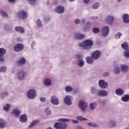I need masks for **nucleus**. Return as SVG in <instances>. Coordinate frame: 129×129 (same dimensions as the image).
Instances as JSON below:
<instances>
[{
	"instance_id": "obj_48",
	"label": "nucleus",
	"mask_w": 129,
	"mask_h": 129,
	"mask_svg": "<svg viewBox=\"0 0 129 129\" xmlns=\"http://www.w3.org/2000/svg\"><path fill=\"white\" fill-rule=\"evenodd\" d=\"M91 92L92 94H95V92H96V89H95V88H92L91 90Z\"/></svg>"
},
{
	"instance_id": "obj_46",
	"label": "nucleus",
	"mask_w": 129,
	"mask_h": 129,
	"mask_svg": "<svg viewBox=\"0 0 129 129\" xmlns=\"http://www.w3.org/2000/svg\"><path fill=\"white\" fill-rule=\"evenodd\" d=\"M7 68L6 67H1L0 68V72H6Z\"/></svg>"
},
{
	"instance_id": "obj_53",
	"label": "nucleus",
	"mask_w": 129,
	"mask_h": 129,
	"mask_svg": "<svg viewBox=\"0 0 129 129\" xmlns=\"http://www.w3.org/2000/svg\"><path fill=\"white\" fill-rule=\"evenodd\" d=\"M72 122H73V123H78V122H79V121L77 120H73Z\"/></svg>"
},
{
	"instance_id": "obj_12",
	"label": "nucleus",
	"mask_w": 129,
	"mask_h": 129,
	"mask_svg": "<svg viewBox=\"0 0 129 129\" xmlns=\"http://www.w3.org/2000/svg\"><path fill=\"white\" fill-rule=\"evenodd\" d=\"M107 94H108L107 92L103 90H100L97 93V95H98V96H102V97H104V96H106Z\"/></svg>"
},
{
	"instance_id": "obj_31",
	"label": "nucleus",
	"mask_w": 129,
	"mask_h": 129,
	"mask_svg": "<svg viewBox=\"0 0 129 129\" xmlns=\"http://www.w3.org/2000/svg\"><path fill=\"white\" fill-rule=\"evenodd\" d=\"M0 14L4 17V18H7L8 17V14L6 12H4L3 10H0Z\"/></svg>"
},
{
	"instance_id": "obj_43",
	"label": "nucleus",
	"mask_w": 129,
	"mask_h": 129,
	"mask_svg": "<svg viewBox=\"0 0 129 129\" xmlns=\"http://www.w3.org/2000/svg\"><path fill=\"white\" fill-rule=\"evenodd\" d=\"M28 2L30 5H34V4H36L37 0H28Z\"/></svg>"
},
{
	"instance_id": "obj_9",
	"label": "nucleus",
	"mask_w": 129,
	"mask_h": 129,
	"mask_svg": "<svg viewBox=\"0 0 129 129\" xmlns=\"http://www.w3.org/2000/svg\"><path fill=\"white\" fill-rule=\"evenodd\" d=\"M14 49L16 52H21L24 50V45L22 44H17L14 47Z\"/></svg>"
},
{
	"instance_id": "obj_5",
	"label": "nucleus",
	"mask_w": 129,
	"mask_h": 129,
	"mask_svg": "<svg viewBox=\"0 0 129 129\" xmlns=\"http://www.w3.org/2000/svg\"><path fill=\"white\" fill-rule=\"evenodd\" d=\"M78 106L83 111H85V109L87 107V103L83 100H81L79 102Z\"/></svg>"
},
{
	"instance_id": "obj_3",
	"label": "nucleus",
	"mask_w": 129,
	"mask_h": 129,
	"mask_svg": "<svg viewBox=\"0 0 129 129\" xmlns=\"http://www.w3.org/2000/svg\"><path fill=\"white\" fill-rule=\"evenodd\" d=\"M91 56L95 60H97L101 56V51L99 50H95L92 52Z\"/></svg>"
},
{
	"instance_id": "obj_2",
	"label": "nucleus",
	"mask_w": 129,
	"mask_h": 129,
	"mask_svg": "<svg viewBox=\"0 0 129 129\" xmlns=\"http://www.w3.org/2000/svg\"><path fill=\"white\" fill-rule=\"evenodd\" d=\"M27 97L30 99H33L37 96V92L34 89L30 90L27 93Z\"/></svg>"
},
{
	"instance_id": "obj_39",
	"label": "nucleus",
	"mask_w": 129,
	"mask_h": 129,
	"mask_svg": "<svg viewBox=\"0 0 129 129\" xmlns=\"http://www.w3.org/2000/svg\"><path fill=\"white\" fill-rule=\"evenodd\" d=\"M124 54L126 58H129V49L128 50H125L124 52Z\"/></svg>"
},
{
	"instance_id": "obj_24",
	"label": "nucleus",
	"mask_w": 129,
	"mask_h": 129,
	"mask_svg": "<svg viewBox=\"0 0 129 129\" xmlns=\"http://www.w3.org/2000/svg\"><path fill=\"white\" fill-rule=\"evenodd\" d=\"M84 37H85L84 35H82L80 33H78L75 35V38L78 39L79 40H82V39H84Z\"/></svg>"
},
{
	"instance_id": "obj_36",
	"label": "nucleus",
	"mask_w": 129,
	"mask_h": 129,
	"mask_svg": "<svg viewBox=\"0 0 129 129\" xmlns=\"http://www.w3.org/2000/svg\"><path fill=\"white\" fill-rule=\"evenodd\" d=\"M100 31V30L98 28H94L93 29V32L95 34H97V33H99Z\"/></svg>"
},
{
	"instance_id": "obj_22",
	"label": "nucleus",
	"mask_w": 129,
	"mask_h": 129,
	"mask_svg": "<svg viewBox=\"0 0 129 129\" xmlns=\"http://www.w3.org/2000/svg\"><path fill=\"white\" fill-rule=\"evenodd\" d=\"M93 57H92V56H88L86 58V60L87 61V62L88 64H92L93 63Z\"/></svg>"
},
{
	"instance_id": "obj_52",
	"label": "nucleus",
	"mask_w": 129,
	"mask_h": 129,
	"mask_svg": "<svg viewBox=\"0 0 129 129\" xmlns=\"http://www.w3.org/2000/svg\"><path fill=\"white\" fill-rule=\"evenodd\" d=\"M108 75H109V74L107 72H106L103 74L104 77H107V76H108Z\"/></svg>"
},
{
	"instance_id": "obj_47",
	"label": "nucleus",
	"mask_w": 129,
	"mask_h": 129,
	"mask_svg": "<svg viewBox=\"0 0 129 129\" xmlns=\"http://www.w3.org/2000/svg\"><path fill=\"white\" fill-rule=\"evenodd\" d=\"M36 24L38 27H42V22L40 21V20H37Z\"/></svg>"
},
{
	"instance_id": "obj_60",
	"label": "nucleus",
	"mask_w": 129,
	"mask_h": 129,
	"mask_svg": "<svg viewBox=\"0 0 129 129\" xmlns=\"http://www.w3.org/2000/svg\"><path fill=\"white\" fill-rule=\"evenodd\" d=\"M77 129H82V128H81V127H80V126H78L77 127Z\"/></svg>"
},
{
	"instance_id": "obj_25",
	"label": "nucleus",
	"mask_w": 129,
	"mask_h": 129,
	"mask_svg": "<svg viewBox=\"0 0 129 129\" xmlns=\"http://www.w3.org/2000/svg\"><path fill=\"white\" fill-rule=\"evenodd\" d=\"M128 69V67L126 65L122 64L121 66V70L123 72H126Z\"/></svg>"
},
{
	"instance_id": "obj_4",
	"label": "nucleus",
	"mask_w": 129,
	"mask_h": 129,
	"mask_svg": "<svg viewBox=\"0 0 129 129\" xmlns=\"http://www.w3.org/2000/svg\"><path fill=\"white\" fill-rule=\"evenodd\" d=\"M17 16L20 19H22V20H24L26 19L27 17H28V13L24 10H21L19 12V13H17Z\"/></svg>"
},
{
	"instance_id": "obj_18",
	"label": "nucleus",
	"mask_w": 129,
	"mask_h": 129,
	"mask_svg": "<svg viewBox=\"0 0 129 129\" xmlns=\"http://www.w3.org/2000/svg\"><path fill=\"white\" fill-rule=\"evenodd\" d=\"M121 47L125 51H127L129 50V46L128 43L127 42H124L123 44H121Z\"/></svg>"
},
{
	"instance_id": "obj_41",
	"label": "nucleus",
	"mask_w": 129,
	"mask_h": 129,
	"mask_svg": "<svg viewBox=\"0 0 129 129\" xmlns=\"http://www.w3.org/2000/svg\"><path fill=\"white\" fill-rule=\"evenodd\" d=\"M77 119H78V120H87V119L84 117H83L82 116H77Z\"/></svg>"
},
{
	"instance_id": "obj_56",
	"label": "nucleus",
	"mask_w": 129,
	"mask_h": 129,
	"mask_svg": "<svg viewBox=\"0 0 129 129\" xmlns=\"http://www.w3.org/2000/svg\"><path fill=\"white\" fill-rule=\"evenodd\" d=\"M77 58H78V59H81V55H80L79 54H77Z\"/></svg>"
},
{
	"instance_id": "obj_11",
	"label": "nucleus",
	"mask_w": 129,
	"mask_h": 129,
	"mask_svg": "<svg viewBox=\"0 0 129 129\" xmlns=\"http://www.w3.org/2000/svg\"><path fill=\"white\" fill-rule=\"evenodd\" d=\"M51 102L52 104L57 105V104L59 103L58 98L55 96H52L51 98Z\"/></svg>"
},
{
	"instance_id": "obj_51",
	"label": "nucleus",
	"mask_w": 129,
	"mask_h": 129,
	"mask_svg": "<svg viewBox=\"0 0 129 129\" xmlns=\"http://www.w3.org/2000/svg\"><path fill=\"white\" fill-rule=\"evenodd\" d=\"M40 100L42 102H45V101H46V99L45 98L42 97V98H40Z\"/></svg>"
},
{
	"instance_id": "obj_45",
	"label": "nucleus",
	"mask_w": 129,
	"mask_h": 129,
	"mask_svg": "<svg viewBox=\"0 0 129 129\" xmlns=\"http://www.w3.org/2000/svg\"><path fill=\"white\" fill-rule=\"evenodd\" d=\"M99 7V4L98 3H96L93 5V9H98Z\"/></svg>"
},
{
	"instance_id": "obj_33",
	"label": "nucleus",
	"mask_w": 129,
	"mask_h": 129,
	"mask_svg": "<svg viewBox=\"0 0 129 129\" xmlns=\"http://www.w3.org/2000/svg\"><path fill=\"white\" fill-rule=\"evenodd\" d=\"M65 90L67 92H70L73 90V89L70 86H67L65 88Z\"/></svg>"
},
{
	"instance_id": "obj_50",
	"label": "nucleus",
	"mask_w": 129,
	"mask_h": 129,
	"mask_svg": "<svg viewBox=\"0 0 129 129\" xmlns=\"http://www.w3.org/2000/svg\"><path fill=\"white\" fill-rule=\"evenodd\" d=\"M75 24H76L77 25H78V24H80V20L79 19H76L75 21Z\"/></svg>"
},
{
	"instance_id": "obj_37",
	"label": "nucleus",
	"mask_w": 129,
	"mask_h": 129,
	"mask_svg": "<svg viewBox=\"0 0 129 129\" xmlns=\"http://www.w3.org/2000/svg\"><path fill=\"white\" fill-rule=\"evenodd\" d=\"M45 112L46 113V115H50L51 114V111L49 110L48 108H47L45 109Z\"/></svg>"
},
{
	"instance_id": "obj_40",
	"label": "nucleus",
	"mask_w": 129,
	"mask_h": 129,
	"mask_svg": "<svg viewBox=\"0 0 129 129\" xmlns=\"http://www.w3.org/2000/svg\"><path fill=\"white\" fill-rule=\"evenodd\" d=\"M44 84L45 86H50L52 84V83L51 81H45Z\"/></svg>"
},
{
	"instance_id": "obj_34",
	"label": "nucleus",
	"mask_w": 129,
	"mask_h": 129,
	"mask_svg": "<svg viewBox=\"0 0 129 129\" xmlns=\"http://www.w3.org/2000/svg\"><path fill=\"white\" fill-rule=\"evenodd\" d=\"M87 125L89 126H92L93 127H97V126H98V125H97V124L94 123H88Z\"/></svg>"
},
{
	"instance_id": "obj_19",
	"label": "nucleus",
	"mask_w": 129,
	"mask_h": 129,
	"mask_svg": "<svg viewBox=\"0 0 129 129\" xmlns=\"http://www.w3.org/2000/svg\"><path fill=\"white\" fill-rule=\"evenodd\" d=\"M115 93L117 95H118L119 96H121V95H122L124 93V92L122 89H117L115 91Z\"/></svg>"
},
{
	"instance_id": "obj_21",
	"label": "nucleus",
	"mask_w": 129,
	"mask_h": 129,
	"mask_svg": "<svg viewBox=\"0 0 129 129\" xmlns=\"http://www.w3.org/2000/svg\"><path fill=\"white\" fill-rule=\"evenodd\" d=\"M17 63L18 65H23L26 63V58L24 57H21L19 59V60L17 61Z\"/></svg>"
},
{
	"instance_id": "obj_63",
	"label": "nucleus",
	"mask_w": 129,
	"mask_h": 129,
	"mask_svg": "<svg viewBox=\"0 0 129 129\" xmlns=\"http://www.w3.org/2000/svg\"><path fill=\"white\" fill-rule=\"evenodd\" d=\"M4 94L5 95H8V93H5Z\"/></svg>"
},
{
	"instance_id": "obj_7",
	"label": "nucleus",
	"mask_w": 129,
	"mask_h": 129,
	"mask_svg": "<svg viewBox=\"0 0 129 129\" xmlns=\"http://www.w3.org/2000/svg\"><path fill=\"white\" fill-rule=\"evenodd\" d=\"M109 34V28L107 26H104L102 29V37H106Z\"/></svg>"
},
{
	"instance_id": "obj_64",
	"label": "nucleus",
	"mask_w": 129,
	"mask_h": 129,
	"mask_svg": "<svg viewBox=\"0 0 129 129\" xmlns=\"http://www.w3.org/2000/svg\"><path fill=\"white\" fill-rule=\"evenodd\" d=\"M99 81H104V80H100Z\"/></svg>"
},
{
	"instance_id": "obj_54",
	"label": "nucleus",
	"mask_w": 129,
	"mask_h": 129,
	"mask_svg": "<svg viewBox=\"0 0 129 129\" xmlns=\"http://www.w3.org/2000/svg\"><path fill=\"white\" fill-rule=\"evenodd\" d=\"M5 58L4 57H0V62H4Z\"/></svg>"
},
{
	"instance_id": "obj_1",
	"label": "nucleus",
	"mask_w": 129,
	"mask_h": 129,
	"mask_svg": "<svg viewBox=\"0 0 129 129\" xmlns=\"http://www.w3.org/2000/svg\"><path fill=\"white\" fill-rule=\"evenodd\" d=\"M93 44V42H92V41L88 39L84 42L80 43L79 46L82 47V48H84V49H85L86 50H88L89 49H90L91 47H92Z\"/></svg>"
},
{
	"instance_id": "obj_20",
	"label": "nucleus",
	"mask_w": 129,
	"mask_h": 129,
	"mask_svg": "<svg viewBox=\"0 0 129 129\" xmlns=\"http://www.w3.org/2000/svg\"><path fill=\"white\" fill-rule=\"evenodd\" d=\"M15 30L17 32H19V33H21V34L25 33V29H24V28L20 26L16 27Z\"/></svg>"
},
{
	"instance_id": "obj_16",
	"label": "nucleus",
	"mask_w": 129,
	"mask_h": 129,
	"mask_svg": "<svg viewBox=\"0 0 129 129\" xmlns=\"http://www.w3.org/2000/svg\"><path fill=\"white\" fill-rule=\"evenodd\" d=\"M113 17L109 16L106 18V22L107 24L110 25L112 24V22H113Z\"/></svg>"
},
{
	"instance_id": "obj_13",
	"label": "nucleus",
	"mask_w": 129,
	"mask_h": 129,
	"mask_svg": "<svg viewBox=\"0 0 129 129\" xmlns=\"http://www.w3.org/2000/svg\"><path fill=\"white\" fill-rule=\"evenodd\" d=\"M13 115H15L16 117H19L20 116V114H21V111L17 109H14L11 112Z\"/></svg>"
},
{
	"instance_id": "obj_57",
	"label": "nucleus",
	"mask_w": 129,
	"mask_h": 129,
	"mask_svg": "<svg viewBox=\"0 0 129 129\" xmlns=\"http://www.w3.org/2000/svg\"><path fill=\"white\" fill-rule=\"evenodd\" d=\"M9 3H14V2H16V0H8Z\"/></svg>"
},
{
	"instance_id": "obj_26",
	"label": "nucleus",
	"mask_w": 129,
	"mask_h": 129,
	"mask_svg": "<svg viewBox=\"0 0 129 129\" xmlns=\"http://www.w3.org/2000/svg\"><path fill=\"white\" fill-rule=\"evenodd\" d=\"M5 126H6V121L2 119H0V128H4Z\"/></svg>"
},
{
	"instance_id": "obj_32",
	"label": "nucleus",
	"mask_w": 129,
	"mask_h": 129,
	"mask_svg": "<svg viewBox=\"0 0 129 129\" xmlns=\"http://www.w3.org/2000/svg\"><path fill=\"white\" fill-rule=\"evenodd\" d=\"M96 103H91L90 104V109L92 110L95 109V108H96Z\"/></svg>"
},
{
	"instance_id": "obj_58",
	"label": "nucleus",
	"mask_w": 129,
	"mask_h": 129,
	"mask_svg": "<svg viewBox=\"0 0 129 129\" xmlns=\"http://www.w3.org/2000/svg\"><path fill=\"white\" fill-rule=\"evenodd\" d=\"M46 4L47 6H49V5H50V1H47Z\"/></svg>"
},
{
	"instance_id": "obj_61",
	"label": "nucleus",
	"mask_w": 129,
	"mask_h": 129,
	"mask_svg": "<svg viewBox=\"0 0 129 129\" xmlns=\"http://www.w3.org/2000/svg\"><path fill=\"white\" fill-rule=\"evenodd\" d=\"M45 81H50V80L49 79H46V80H45Z\"/></svg>"
},
{
	"instance_id": "obj_23",
	"label": "nucleus",
	"mask_w": 129,
	"mask_h": 129,
	"mask_svg": "<svg viewBox=\"0 0 129 129\" xmlns=\"http://www.w3.org/2000/svg\"><path fill=\"white\" fill-rule=\"evenodd\" d=\"M123 22L124 23H129V15L127 14H124L123 16Z\"/></svg>"
},
{
	"instance_id": "obj_49",
	"label": "nucleus",
	"mask_w": 129,
	"mask_h": 129,
	"mask_svg": "<svg viewBox=\"0 0 129 129\" xmlns=\"http://www.w3.org/2000/svg\"><path fill=\"white\" fill-rule=\"evenodd\" d=\"M110 123L112 126H115V122L114 121H110Z\"/></svg>"
},
{
	"instance_id": "obj_15",
	"label": "nucleus",
	"mask_w": 129,
	"mask_h": 129,
	"mask_svg": "<svg viewBox=\"0 0 129 129\" xmlns=\"http://www.w3.org/2000/svg\"><path fill=\"white\" fill-rule=\"evenodd\" d=\"M28 117L26 114L21 115L19 118V120L21 122H26Z\"/></svg>"
},
{
	"instance_id": "obj_44",
	"label": "nucleus",
	"mask_w": 129,
	"mask_h": 129,
	"mask_svg": "<svg viewBox=\"0 0 129 129\" xmlns=\"http://www.w3.org/2000/svg\"><path fill=\"white\" fill-rule=\"evenodd\" d=\"M78 65L80 67H82V66H83V65H84V61H83V60H79Z\"/></svg>"
},
{
	"instance_id": "obj_62",
	"label": "nucleus",
	"mask_w": 129,
	"mask_h": 129,
	"mask_svg": "<svg viewBox=\"0 0 129 129\" xmlns=\"http://www.w3.org/2000/svg\"><path fill=\"white\" fill-rule=\"evenodd\" d=\"M82 23H85V20H82Z\"/></svg>"
},
{
	"instance_id": "obj_28",
	"label": "nucleus",
	"mask_w": 129,
	"mask_h": 129,
	"mask_svg": "<svg viewBox=\"0 0 129 129\" xmlns=\"http://www.w3.org/2000/svg\"><path fill=\"white\" fill-rule=\"evenodd\" d=\"M6 54V49L5 48H0V57H3Z\"/></svg>"
},
{
	"instance_id": "obj_30",
	"label": "nucleus",
	"mask_w": 129,
	"mask_h": 129,
	"mask_svg": "<svg viewBox=\"0 0 129 129\" xmlns=\"http://www.w3.org/2000/svg\"><path fill=\"white\" fill-rule=\"evenodd\" d=\"M122 101H128L129 100V95H126L124 97H122Z\"/></svg>"
},
{
	"instance_id": "obj_27",
	"label": "nucleus",
	"mask_w": 129,
	"mask_h": 129,
	"mask_svg": "<svg viewBox=\"0 0 129 129\" xmlns=\"http://www.w3.org/2000/svg\"><path fill=\"white\" fill-rule=\"evenodd\" d=\"M38 122H39V120H35L33 121L31 123V124L29 125L30 128H31V127H33V126H34V125H36V124H37V123H38Z\"/></svg>"
},
{
	"instance_id": "obj_10",
	"label": "nucleus",
	"mask_w": 129,
	"mask_h": 129,
	"mask_svg": "<svg viewBox=\"0 0 129 129\" xmlns=\"http://www.w3.org/2000/svg\"><path fill=\"white\" fill-rule=\"evenodd\" d=\"M71 99H72V97L70 96H66L65 98L64 99V103L68 105H71L72 103V102H71Z\"/></svg>"
},
{
	"instance_id": "obj_38",
	"label": "nucleus",
	"mask_w": 129,
	"mask_h": 129,
	"mask_svg": "<svg viewBox=\"0 0 129 129\" xmlns=\"http://www.w3.org/2000/svg\"><path fill=\"white\" fill-rule=\"evenodd\" d=\"M70 120L68 118H60L59 119V121H61L62 122H65L66 121H69Z\"/></svg>"
},
{
	"instance_id": "obj_29",
	"label": "nucleus",
	"mask_w": 129,
	"mask_h": 129,
	"mask_svg": "<svg viewBox=\"0 0 129 129\" xmlns=\"http://www.w3.org/2000/svg\"><path fill=\"white\" fill-rule=\"evenodd\" d=\"M10 107H11V105L10 104H7L6 105L4 106V109L5 111H9L10 110Z\"/></svg>"
},
{
	"instance_id": "obj_59",
	"label": "nucleus",
	"mask_w": 129,
	"mask_h": 129,
	"mask_svg": "<svg viewBox=\"0 0 129 129\" xmlns=\"http://www.w3.org/2000/svg\"><path fill=\"white\" fill-rule=\"evenodd\" d=\"M95 19H97V18L96 17H91L92 20H94Z\"/></svg>"
},
{
	"instance_id": "obj_8",
	"label": "nucleus",
	"mask_w": 129,
	"mask_h": 129,
	"mask_svg": "<svg viewBox=\"0 0 129 129\" xmlns=\"http://www.w3.org/2000/svg\"><path fill=\"white\" fill-rule=\"evenodd\" d=\"M67 126V125L65 123L61 122H56L54 124V127L56 129H64Z\"/></svg>"
},
{
	"instance_id": "obj_55",
	"label": "nucleus",
	"mask_w": 129,
	"mask_h": 129,
	"mask_svg": "<svg viewBox=\"0 0 129 129\" xmlns=\"http://www.w3.org/2000/svg\"><path fill=\"white\" fill-rule=\"evenodd\" d=\"M89 1L90 0H84V3H85V4H88V3H89Z\"/></svg>"
},
{
	"instance_id": "obj_6",
	"label": "nucleus",
	"mask_w": 129,
	"mask_h": 129,
	"mask_svg": "<svg viewBox=\"0 0 129 129\" xmlns=\"http://www.w3.org/2000/svg\"><path fill=\"white\" fill-rule=\"evenodd\" d=\"M27 75L26 72L24 71L23 70H21L18 71V78L20 80H22V79H24L25 77Z\"/></svg>"
},
{
	"instance_id": "obj_42",
	"label": "nucleus",
	"mask_w": 129,
	"mask_h": 129,
	"mask_svg": "<svg viewBox=\"0 0 129 129\" xmlns=\"http://www.w3.org/2000/svg\"><path fill=\"white\" fill-rule=\"evenodd\" d=\"M121 36H122V34L120 32H119L117 34L115 35V39H120Z\"/></svg>"
},
{
	"instance_id": "obj_14",
	"label": "nucleus",
	"mask_w": 129,
	"mask_h": 129,
	"mask_svg": "<svg viewBox=\"0 0 129 129\" xmlns=\"http://www.w3.org/2000/svg\"><path fill=\"white\" fill-rule=\"evenodd\" d=\"M99 85L101 88L104 89V88H106V87H107V83L104 81H99Z\"/></svg>"
},
{
	"instance_id": "obj_17",
	"label": "nucleus",
	"mask_w": 129,
	"mask_h": 129,
	"mask_svg": "<svg viewBox=\"0 0 129 129\" xmlns=\"http://www.w3.org/2000/svg\"><path fill=\"white\" fill-rule=\"evenodd\" d=\"M55 12L56 13H58L59 14H62V13L64 12V7L61 6L57 7L55 10Z\"/></svg>"
},
{
	"instance_id": "obj_35",
	"label": "nucleus",
	"mask_w": 129,
	"mask_h": 129,
	"mask_svg": "<svg viewBox=\"0 0 129 129\" xmlns=\"http://www.w3.org/2000/svg\"><path fill=\"white\" fill-rule=\"evenodd\" d=\"M119 68L118 67H116L114 69V73L115 74H118L119 73Z\"/></svg>"
}]
</instances>
